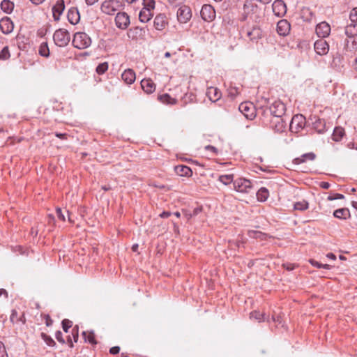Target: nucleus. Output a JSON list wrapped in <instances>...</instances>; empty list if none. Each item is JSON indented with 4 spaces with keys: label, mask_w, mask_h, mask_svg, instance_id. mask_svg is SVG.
<instances>
[{
    "label": "nucleus",
    "mask_w": 357,
    "mask_h": 357,
    "mask_svg": "<svg viewBox=\"0 0 357 357\" xmlns=\"http://www.w3.org/2000/svg\"><path fill=\"white\" fill-rule=\"evenodd\" d=\"M41 337L44 340V342L50 347L55 346L56 343L54 340L47 334L42 333Z\"/></svg>",
    "instance_id": "obj_42"
},
{
    "label": "nucleus",
    "mask_w": 357,
    "mask_h": 357,
    "mask_svg": "<svg viewBox=\"0 0 357 357\" xmlns=\"http://www.w3.org/2000/svg\"><path fill=\"white\" fill-rule=\"evenodd\" d=\"M331 31L330 25L326 22H322L318 24L316 26V33L320 38H325L328 36Z\"/></svg>",
    "instance_id": "obj_17"
},
{
    "label": "nucleus",
    "mask_w": 357,
    "mask_h": 357,
    "mask_svg": "<svg viewBox=\"0 0 357 357\" xmlns=\"http://www.w3.org/2000/svg\"><path fill=\"white\" fill-rule=\"evenodd\" d=\"M333 215L339 219H347L350 216V212L348 208H339L334 211Z\"/></svg>",
    "instance_id": "obj_30"
},
{
    "label": "nucleus",
    "mask_w": 357,
    "mask_h": 357,
    "mask_svg": "<svg viewBox=\"0 0 357 357\" xmlns=\"http://www.w3.org/2000/svg\"><path fill=\"white\" fill-rule=\"evenodd\" d=\"M173 225H174V231L175 233H176L177 234H179L178 226L175 222H174Z\"/></svg>",
    "instance_id": "obj_63"
},
{
    "label": "nucleus",
    "mask_w": 357,
    "mask_h": 357,
    "mask_svg": "<svg viewBox=\"0 0 357 357\" xmlns=\"http://www.w3.org/2000/svg\"><path fill=\"white\" fill-rule=\"evenodd\" d=\"M53 40L56 45L61 47H65L70 40V33L66 29H59L54 32Z\"/></svg>",
    "instance_id": "obj_4"
},
{
    "label": "nucleus",
    "mask_w": 357,
    "mask_h": 357,
    "mask_svg": "<svg viewBox=\"0 0 357 357\" xmlns=\"http://www.w3.org/2000/svg\"><path fill=\"white\" fill-rule=\"evenodd\" d=\"M122 0H106L102 2L101 11L107 15H114L123 7Z\"/></svg>",
    "instance_id": "obj_2"
},
{
    "label": "nucleus",
    "mask_w": 357,
    "mask_h": 357,
    "mask_svg": "<svg viewBox=\"0 0 357 357\" xmlns=\"http://www.w3.org/2000/svg\"><path fill=\"white\" fill-rule=\"evenodd\" d=\"M314 128L318 133H323L325 131L326 123L323 119H317L313 123Z\"/></svg>",
    "instance_id": "obj_36"
},
{
    "label": "nucleus",
    "mask_w": 357,
    "mask_h": 357,
    "mask_svg": "<svg viewBox=\"0 0 357 357\" xmlns=\"http://www.w3.org/2000/svg\"><path fill=\"white\" fill-rule=\"evenodd\" d=\"M65 9V4L63 0H59L55 5L52 7L53 17L55 21H59L60 15L63 13Z\"/></svg>",
    "instance_id": "obj_18"
},
{
    "label": "nucleus",
    "mask_w": 357,
    "mask_h": 357,
    "mask_svg": "<svg viewBox=\"0 0 357 357\" xmlns=\"http://www.w3.org/2000/svg\"><path fill=\"white\" fill-rule=\"evenodd\" d=\"M238 109L248 119L252 120L256 116L255 106L250 102L241 103Z\"/></svg>",
    "instance_id": "obj_6"
},
{
    "label": "nucleus",
    "mask_w": 357,
    "mask_h": 357,
    "mask_svg": "<svg viewBox=\"0 0 357 357\" xmlns=\"http://www.w3.org/2000/svg\"><path fill=\"white\" fill-rule=\"evenodd\" d=\"M218 180L222 183L224 185H228L231 183L234 182V175L233 174H225L221 175L219 176Z\"/></svg>",
    "instance_id": "obj_39"
},
{
    "label": "nucleus",
    "mask_w": 357,
    "mask_h": 357,
    "mask_svg": "<svg viewBox=\"0 0 357 357\" xmlns=\"http://www.w3.org/2000/svg\"><path fill=\"white\" fill-rule=\"evenodd\" d=\"M349 18L351 22H357V7L351 11Z\"/></svg>",
    "instance_id": "obj_46"
},
{
    "label": "nucleus",
    "mask_w": 357,
    "mask_h": 357,
    "mask_svg": "<svg viewBox=\"0 0 357 357\" xmlns=\"http://www.w3.org/2000/svg\"><path fill=\"white\" fill-rule=\"evenodd\" d=\"M271 127L275 132H282L285 128V123L282 116H273Z\"/></svg>",
    "instance_id": "obj_14"
},
{
    "label": "nucleus",
    "mask_w": 357,
    "mask_h": 357,
    "mask_svg": "<svg viewBox=\"0 0 357 357\" xmlns=\"http://www.w3.org/2000/svg\"><path fill=\"white\" fill-rule=\"evenodd\" d=\"M120 351V347L118 346L113 347L109 349V353L112 354H117Z\"/></svg>",
    "instance_id": "obj_53"
},
{
    "label": "nucleus",
    "mask_w": 357,
    "mask_h": 357,
    "mask_svg": "<svg viewBox=\"0 0 357 357\" xmlns=\"http://www.w3.org/2000/svg\"><path fill=\"white\" fill-rule=\"evenodd\" d=\"M308 208V202L305 200L297 202L294 204V209L298 211H305Z\"/></svg>",
    "instance_id": "obj_40"
},
{
    "label": "nucleus",
    "mask_w": 357,
    "mask_h": 357,
    "mask_svg": "<svg viewBox=\"0 0 357 357\" xmlns=\"http://www.w3.org/2000/svg\"><path fill=\"white\" fill-rule=\"evenodd\" d=\"M0 357H8L5 347L2 342H0Z\"/></svg>",
    "instance_id": "obj_51"
},
{
    "label": "nucleus",
    "mask_w": 357,
    "mask_h": 357,
    "mask_svg": "<svg viewBox=\"0 0 357 357\" xmlns=\"http://www.w3.org/2000/svg\"><path fill=\"white\" fill-rule=\"evenodd\" d=\"M205 149L206 150H209V151H212L214 153H218V149L215 146H213L208 145V146H206L205 147Z\"/></svg>",
    "instance_id": "obj_56"
},
{
    "label": "nucleus",
    "mask_w": 357,
    "mask_h": 357,
    "mask_svg": "<svg viewBox=\"0 0 357 357\" xmlns=\"http://www.w3.org/2000/svg\"><path fill=\"white\" fill-rule=\"evenodd\" d=\"M305 118L302 114H296L293 116L290 123V130L292 132H298L304 128Z\"/></svg>",
    "instance_id": "obj_7"
},
{
    "label": "nucleus",
    "mask_w": 357,
    "mask_h": 357,
    "mask_svg": "<svg viewBox=\"0 0 357 357\" xmlns=\"http://www.w3.org/2000/svg\"><path fill=\"white\" fill-rule=\"evenodd\" d=\"M242 16L243 20L250 18L257 22L261 18V9L256 3L246 0L243 4Z\"/></svg>",
    "instance_id": "obj_1"
},
{
    "label": "nucleus",
    "mask_w": 357,
    "mask_h": 357,
    "mask_svg": "<svg viewBox=\"0 0 357 357\" xmlns=\"http://www.w3.org/2000/svg\"><path fill=\"white\" fill-rule=\"evenodd\" d=\"M116 26L120 29H126L130 24V17L125 12H119L115 17Z\"/></svg>",
    "instance_id": "obj_9"
},
{
    "label": "nucleus",
    "mask_w": 357,
    "mask_h": 357,
    "mask_svg": "<svg viewBox=\"0 0 357 357\" xmlns=\"http://www.w3.org/2000/svg\"><path fill=\"white\" fill-rule=\"evenodd\" d=\"M73 322L69 319H63L62 321V328L64 332L68 333L69 328L72 327Z\"/></svg>",
    "instance_id": "obj_45"
},
{
    "label": "nucleus",
    "mask_w": 357,
    "mask_h": 357,
    "mask_svg": "<svg viewBox=\"0 0 357 357\" xmlns=\"http://www.w3.org/2000/svg\"><path fill=\"white\" fill-rule=\"evenodd\" d=\"M344 48L350 52H355L357 50V43L353 38L345 40Z\"/></svg>",
    "instance_id": "obj_35"
},
{
    "label": "nucleus",
    "mask_w": 357,
    "mask_h": 357,
    "mask_svg": "<svg viewBox=\"0 0 357 357\" xmlns=\"http://www.w3.org/2000/svg\"><path fill=\"white\" fill-rule=\"evenodd\" d=\"M273 116H282L285 112V105L280 101L274 102L269 107Z\"/></svg>",
    "instance_id": "obj_12"
},
{
    "label": "nucleus",
    "mask_w": 357,
    "mask_h": 357,
    "mask_svg": "<svg viewBox=\"0 0 357 357\" xmlns=\"http://www.w3.org/2000/svg\"><path fill=\"white\" fill-rule=\"evenodd\" d=\"M176 172L181 176H190L192 174L191 169L185 165H178L175 167Z\"/></svg>",
    "instance_id": "obj_29"
},
{
    "label": "nucleus",
    "mask_w": 357,
    "mask_h": 357,
    "mask_svg": "<svg viewBox=\"0 0 357 357\" xmlns=\"http://www.w3.org/2000/svg\"><path fill=\"white\" fill-rule=\"evenodd\" d=\"M108 63L107 62H103V63H100L97 67H96V73L99 75H102L104 74L108 69Z\"/></svg>",
    "instance_id": "obj_41"
},
{
    "label": "nucleus",
    "mask_w": 357,
    "mask_h": 357,
    "mask_svg": "<svg viewBox=\"0 0 357 357\" xmlns=\"http://www.w3.org/2000/svg\"><path fill=\"white\" fill-rule=\"evenodd\" d=\"M72 43L75 48L84 50L91 45V39L86 33L77 32L75 33Z\"/></svg>",
    "instance_id": "obj_3"
},
{
    "label": "nucleus",
    "mask_w": 357,
    "mask_h": 357,
    "mask_svg": "<svg viewBox=\"0 0 357 357\" xmlns=\"http://www.w3.org/2000/svg\"><path fill=\"white\" fill-rule=\"evenodd\" d=\"M153 11L149 10L147 8H142L139 14V19L142 22H149L153 17Z\"/></svg>",
    "instance_id": "obj_27"
},
{
    "label": "nucleus",
    "mask_w": 357,
    "mask_h": 357,
    "mask_svg": "<svg viewBox=\"0 0 357 357\" xmlns=\"http://www.w3.org/2000/svg\"><path fill=\"white\" fill-rule=\"evenodd\" d=\"M235 190L241 193H249L252 189V182L244 178H238L233 182Z\"/></svg>",
    "instance_id": "obj_5"
},
{
    "label": "nucleus",
    "mask_w": 357,
    "mask_h": 357,
    "mask_svg": "<svg viewBox=\"0 0 357 357\" xmlns=\"http://www.w3.org/2000/svg\"><path fill=\"white\" fill-rule=\"evenodd\" d=\"M56 215H57V217H58L60 220H63V221H65V215H64V214L63 213L62 210H61L60 208H56Z\"/></svg>",
    "instance_id": "obj_52"
},
{
    "label": "nucleus",
    "mask_w": 357,
    "mask_h": 357,
    "mask_svg": "<svg viewBox=\"0 0 357 357\" xmlns=\"http://www.w3.org/2000/svg\"><path fill=\"white\" fill-rule=\"evenodd\" d=\"M167 1H168L170 5H172L173 7L178 6L184 2V0H167Z\"/></svg>",
    "instance_id": "obj_50"
},
{
    "label": "nucleus",
    "mask_w": 357,
    "mask_h": 357,
    "mask_svg": "<svg viewBox=\"0 0 357 357\" xmlns=\"http://www.w3.org/2000/svg\"><path fill=\"white\" fill-rule=\"evenodd\" d=\"M141 86L146 93H151L155 90V84L151 79H143L141 81Z\"/></svg>",
    "instance_id": "obj_22"
},
{
    "label": "nucleus",
    "mask_w": 357,
    "mask_h": 357,
    "mask_svg": "<svg viewBox=\"0 0 357 357\" xmlns=\"http://www.w3.org/2000/svg\"><path fill=\"white\" fill-rule=\"evenodd\" d=\"M192 17L191 9L185 5L181 6L177 10V19L181 23L188 22Z\"/></svg>",
    "instance_id": "obj_8"
},
{
    "label": "nucleus",
    "mask_w": 357,
    "mask_h": 357,
    "mask_svg": "<svg viewBox=\"0 0 357 357\" xmlns=\"http://www.w3.org/2000/svg\"><path fill=\"white\" fill-rule=\"evenodd\" d=\"M68 20L72 24H77L80 20V15L77 8L72 7L68 12Z\"/></svg>",
    "instance_id": "obj_20"
},
{
    "label": "nucleus",
    "mask_w": 357,
    "mask_h": 357,
    "mask_svg": "<svg viewBox=\"0 0 357 357\" xmlns=\"http://www.w3.org/2000/svg\"><path fill=\"white\" fill-rule=\"evenodd\" d=\"M314 50L319 55L326 54L329 50V45L326 40L320 39L314 43Z\"/></svg>",
    "instance_id": "obj_15"
},
{
    "label": "nucleus",
    "mask_w": 357,
    "mask_h": 357,
    "mask_svg": "<svg viewBox=\"0 0 357 357\" xmlns=\"http://www.w3.org/2000/svg\"><path fill=\"white\" fill-rule=\"evenodd\" d=\"M290 24L286 20H281L277 24V32L280 36H287L290 31Z\"/></svg>",
    "instance_id": "obj_19"
},
{
    "label": "nucleus",
    "mask_w": 357,
    "mask_h": 357,
    "mask_svg": "<svg viewBox=\"0 0 357 357\" xmlns=\"http://www.w3.org/2000/svg\"><path fill=\"white\" fill-rule=\"evenodd\" d=\"M38 54L43 57L47 58L50 56V49L47 42L42 43L38 48Z\"/></svg>",
    "instance_id": "obj_34"
},
{
    "label": "nucleus",
    "mask_w": 357,
    "mask_h": 357,
    "mask_svg": "<svg viewBox=\"0 0 357 357\" xmlns=\"http://www.w3.org/2000/svg\"><path fill=\"white\" fill-rule=\"evenodd\" d=\"M168 24L167 17L165 14H159L154 19L153 26L155 29L162 31Z\"/></svg>",
    "instance_id": "obj_16"
},
{
    "label": "nucleus",
    "mask_w": 357,
    "mask_h": 357,
    "mask_svg": "<svg viewBox=\"0 0 357 357\" xmlns=\"http://www.w3.org/2000/svg\"><path fill=\"white\" fill-rule=\"evenodd\" d=\"M122 79L128 84H131L135 80V73L132 69H126L121 75Z\"/></svg>",
    "instance_id": "obj_23"
},
{
    "label": "nucleus",
    "mask_w": 357,
    "mask_h": 357,
    "mask_svg": "<svg viewBox=\"0 0 357 357\" xmlns=\"http://www.w3.org/2000/svg\"><path fill=\"white\" fill-rule=\"evenodd\" d=\"M171 213L169 211H164L160 214V217L162 218H167L171 215Z\"/></svg>",
    "instance_id": "obj_58"
},
{
    "label": "nucleus",
    "mask_w": 357,
    "mask_h": 357,
    "mask_svg": "<svg viewBox=\"0 0 357 357\" xmlns=\"http://www.w3.org/2000/svg\"><path fill=\"white\" fill-rule=\"evenodd\" d=\"M273 12L278 17H282L287 13V6L282 0H275L272 5Z\"/></svg>",
    "instance_id": "obj_11"
},
{
    "label": "nucleus",
    "mask_w": 357,
    "mask_h": 357,
    "mask_svg": "<svg viewBox=\"0 0 357 357\" xmlns=\"http://www.w3.org/2000/svg\"><path fill=\"white\" fill-rule=\"evenodd\" d=\"M261 30L257 26H253L247 31V36L252 42H257L261 37Z\"/></svg>",
    "instance_id": "obj_21"
},
{
    "label": "nucleus",
    "mask_w": 357,
    "mask_h": 357,
    "mask_svg": "<svg viewBox=\"0 0 357 357\" xmlns=\"http://www.w3.org/2000/svg\"><path fill=\"white\" fill-rule=\"evenodd\" d=\"M160 102L167 105H174L176 102L175 98H172L168 93H165L158 96Z\"/></svg>",
    "instance_id": "obj_37"
},
{
    "label": "nucleus",
    "mask_w": 357,
    "mask_h": 357,
    "mask_svg": "<svg viewBox=\"0 0 357 357\" xmlns=\"http://www.w3.org/2000/svg\"><path fill=\"white\" fill-rule=\"evenodd\" d=\"M284 267L288 271H292L295 268V265L292 264H286L283 265Z\"/></svg>",
    "instance_id": "obj_57"
},
{
    "label": "nucleus",
    "mask_w": 357,
    "mask_h": 357,
    "mask_svg": "<svg viewBox=\"0 0 357 357\" xmlns=\"http://www.w3.org/2000/svg\"><path fill=\"white\" fill-rule=\"evenodd\" d=\"M98 1V0H85V2L88 6H93Z\"/></svg>",
    "instance_id": "obj_61"
},
{
    "label": "nucleus",
    "mask_w": 357,
    "mask_h": 357,
    "mask_svg": "<svg viewBox=\"0 0 357 357\" xmlns=\"http://www.w3.org/2000/svg\"><path fill=\"white\" fill-rule=\"evenodd\" d=\"M82 335H83L85 341H87L92 344H97L93 331H83Z\"/></svg>",
    "instance_id": "obj_38"
},
{
    "label": "nucleus",
    "mask_w": 357,
    "mask_h": 357,
    "mask_svg": "<svg viewBox=\"0 0 357 357\" xmlns=\"http://www.w3.org/2000/svg\"><path fill=\"white\" fill-rule=\"evenodd\" d=\"M316 158V155L314 153H307L302 155L301 157L296 158L294 159L293 162L296 165H300L306 162L307 160H314Z\"/></svg>",
    "instance_id": "obj_26"
},
{
    "label": "nucleus",
    "mask_w": 357,
    "mask_h": 357,
    "mask_svg": "<svg viewBox=\"0 0 357 357\" xmlns=\"http://www.w3.org/2000/svg\"><path fill=\"white\" fill-rule=\"evenodd\" d=\"M345 34L350 38L357 36V22H351L346 26Z\"/></svg>",
    "instance_id": "obj_25"
},
{
    "label": "nucleus",
    "mask_w": 357,
    "mask_h": 357,
    "mask_svg": "<svg viewBox=\"0 0 357 357\" xmlns=\"http://www.w3.org/2000/svg\"><path fill=\"white\" fill-rule=\"evenodd\" d=\"M72 335H73L74 342H77L78 340L79 334H77L76 332H73Z\"/></svg>",
    "instance_id": "obj_62"
},
{
    "label": "nucleus",
    "mask_w": 357,
    "mask_h": 357,
    "mask_svg": "<svg viewBox=\"0 0 357 357\" xmlns=\"http://www.w3.org/2000/svg\"><path fill=\"white\" fill-rule=\"evenodd\" d=\"M344 196L342 194L336 193L334 195H330L328 197V200L342 199H344Z\"/></svg>",
    "instance_id": "obj_48"
},
{
    "label": "nucleus",
    "mask_w": 357,
    "mask_h": 357,
    "mask_svg": "<svg viewBox=\"0 0 357 357\" xmlns=\"http://www.w3.org/2000/svg\"><path fill=\"white\" fill-rule=\"evenodd\" d=\"M200 14L202 18L206 22H211L215 17V11L213 7L208 4L202 6Z\"/></svg>",
    "instance_id": "obj_10"
},
{
    "label": "nucleus",
    "mask_w": 357,
    "mask_h": 357,
    "mask_svg": "<svg viewBox=\"0 0 357 357\" xmlns=\"http://www.w3.org/2000/svg\"><path fill=\"white\" fill-rule=\"evenodd\" d=\"M344 130L341 127H336L333 132L332 139L335 142L340 141L344 135Z\"/></svg>",
    "instance_id": "obj_33"
},
{
    "label": "nucleus",
    "mask_w": 357,
    "mask_h": 357,
    "mask_svg": "<svg viewBox=\"0 0 357 357\" xmlns=\"http://www.w3.org/2000/svg\"><path fill=\"white\" fill-rule=\"evenodd\" d=\"M155 1L154 0H144V7L143 8H147L149 10H153L155 8Z\"/></svg>",
    "instance_id": "obj_43"
},
{
    "label": "nucleus",
    "mask_w": 357,
    "mask_h": 357,
    "mask_svg": "<svg viewBox=\"0 0 357 357\" xmlns=\"http://www.w3.org/2000/svg\"><path fill=\"white\" fill-rule=\"evenodd\" d=\"M10 321L13 324L16 323V322L18 321L17 312L16 311V310H12L11 314H10Z\"/></svg>",
    "instance_id": "obj_47"
},
{
    "label": "nucleus",
    "mask_w": 357,
    "mask_h": 357,
    "mask_svg": "<svg viewBox=\"0 0 357 357\" xmlns=\"http://www.w3.org/2000/svg\"><path fill=\"white\" fill-rule=\"evenodd\" d=\"M55 135L60 138V139H66V137H67V134L66 133H59V132H56L55 133Z\"/></svg>",
    "instance_id": "obj_60"
},
{
    "label": "nucleus",
    "mask_w": 357,
    "mask_h": 357,
    "mask_svg": "<svg viewBox=\"0 0 357 357\" xmlns=\"http://www.w3.org/2000/svg\"><path fill=\"white\" fill-rule=\"evenodd\" d=\"M250 317L252 319H255L259 322L267 321H269L268 317H266V314L263 312H260L259 311H253L250 313Z\"/></svg>",
    "instance_id": "obj_32"
},
{
    "label": "nucleus",
    "mask_w": 357,
    "mask_h": 357,
    "mask_svg": "<svg viewBox=\"0 0 357 357\" xmlns=\"http://www.w3.org/2000/svg\"><path fill=\"white\" fill-rule=\"evenodd\" d=\"M33 4L39 5L42 3L45 0H30Z\"/></svg>",
    "instance_id": "obj_64"
},
{
    "label": "nucleus",
    "mask_w": 357,
    "mask_h": 357,
    "mask_svg": "<svg viewBox=\"0 0 357 357\" xmlns=\"http://www.w3.org/2000/svg\"><path fill=\"white\" fill-rule=\"evenodd\" d=\"M202 208L201 206L196 207L195 208H194L192 213L190 214V216L192 217V216L198 215L202 211Z\"/></svg>",
    "instance_id": "obj_55"
},
{
    "label": "nucleus",
    "mask_w": 357,
    "mask_h": 357,
    "mask_svg": "<svg viewBox=\"0 0 357 357\" xmlns=\"http://www.w3.org/2000/svg\"><path fill=\"white\" fill-rule=\"evenodd\" d=\"M0 29L4 34L10 33L14 29V24L8 17H4L0 20Z\"/></svg>",
    "instance_id": "obj_13"
},
{
    "label": "nucleus",
    "mask_w": 357,
    "mask_h": 357,
    "mask_svg": "<svg viewBox=\"0 0 357 357\" xmlns=\"http://www.w3.org/2000/svg\"><path fill=\"white\" fill-rule=\"evenodd\" d=\"M206 95L212 102L218 100L221 97L220 90L213 86L207 89Z\"/></svg>",
    "instance_id": "obj_24"
},
{
    "label": "nucleus",
    "mask_w": 357,
    "mask_h": 357,
    "mask_svg": "<svg viewBox=\"0 0 357 357\" xmlns=\"http://www.w3.org/2000/svg\"><path fill=\"white\" fill-rule=\"evenodd\" d=\"M9 57H10L9 50H8V47L7 46H6L0 52V59L6 60V59H8Z\"/></svg>",
    "instance_id": "obj_44"
},
{
    "label": "nucleus",
    "mask_w": 357,
    "mask_h": 357,
    "mask_svg": "<svg viewBox=\"0 0 357 357\" xmlns=\"http://www.w3.org/2000/svg\"><path fill=\"white\" fill-rule=\"evenodd\" d=\"M0 7L4 13L10 14L14 9V3L10 0H3L1 2Z\"/></svg>",
    "instance_id": "obj_28"
},
{
    "label": "nucleus",
    "mask_w": 357,
    "mask_h": 357,
    "mask_svg": "<svg viewBox=\"0 0 357 357\" xmlns=\"http://www.w3.org/2000/svg\"><path fill=\"white\" fill-rule=\"evenodd\" d=\"M268 196V190L264 187H261L257 192V199L261 202L266 201Z\"/></svg>",
    "instance_id": "obj_31"
},
{
    "label": "nucleus",
    "mask_w": 357,
    "mask_h": 357,
    "mask_svg": "<svg viewBox=\"0 0 357 357\" xmlns=\"http://www.w3.org/2000/svg\"><path fill=\"white\" fill-rule=\"evenodd\" d=\"M310 263L314 267H317L318 268H320L322 267V264L314 260V259H310Z\"/></svg>",
    "instance_id": "obj_54"
},
{
    "label": "nucleus",
    "mask_w": 357,
    "mask_h": 357,
    "mask_svg": "<svg viewBox=\"0 0 357 357\" xmlns=\"http://www.w3.org/2000/svg\"><path fill=\"white\" fill-rule=\"evenodd\" d=\"M319 185L323 189H328L330 188V183L328 182H321Z\"/></svg>",
    "instance_id": "obj_59"
},
{
    "label": "nucleus",
    "mask_w": 357,
    "mask_h": 357,
    "mask_svg": "<svg viewBox=\"0 0 357 357\" xmlns=\"http://www.w3.org/2000/svg\"><path fill=\"white\" fill-rule=\"evenodd\" d=\"M55 337L61 344H64L65 343V340L63 339L62 333L60 331H58L56 332Z\"/></svg>",
    "instance_id": "obj_49"
}]
</instances>
